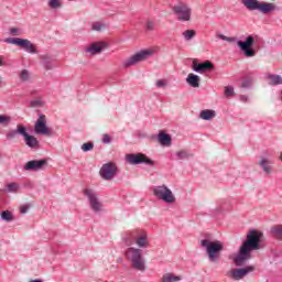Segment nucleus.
I'll return each mask as SVG.
<instances>
[{
  "mask_svg": "<svg viewBox=\"0 0 282 282\" xmlns=\"http://www.w3.org/2000/svg\"><path fill=\"white\" fill-rule=\"evenodd\" d=\"M262 235L263 234L256 230H251L247 235V239L240 246L239 252L232 253L230 256V259L235 263V265H243L247 261H250V259H252V250H259L261 248L259 243H261Z\"/></svg>",
  "mask_w": 282,
  "mask_h": 282,
  "instance_id": "nucleus-1",
  "label": "nucleus"
},
{
  "mask_svg": "<svg viewBox=\"0 0 282 282\" xmlns=\"http://www.w3.org/2000/svg\"><path fill=\"white\" fill-rule=\"evenodd\" d=\"M259 43H261V37H259V35L251 34L248 35L245 41H238L237 45L246 58H254L259 51Z\"/></svg>",
  "mask_w": 282,
  "mask_h": 282,
  "instance_id": "nucleus-2",
  "label": "nucleus"
},
{
  "mask_svg": "<svg viewBox=\"0 0 282 282\" xmlns=\"http://www.w3.org/2000/svg\"><path fill=\"white\" fill-rule=\"evenodd\" d=\"M122 239L127 246H133V243H137L139 248H149V235L144 229L126 231L122 235Z\"/></svg>",
  "mask_w": 282,
  "mask_h": 282,
  "instance_id": "nucleus-3",
  "label": "nucleus"
},
{
  "mask_svg": "<svg viewBox=\"0 0 282 282\" xmlns=\"http://www.w3.org/2000/svg\"><path fill=\"white\" fill-rule=\"evenodd\" d=\"M124 256L133 270H138L139 272L147 271V261L142 257V249L130 247L126 250Z\"/></svg>",
  "mask_w": 282,
  "mask_h": 282,
  "instance_id": "nucleus-4",
  "label": "nucleus"
},
{
  "mask_svg": "<svg viewBox=\"0 0 282 282\" xmlns=\"http://www.w3.org/2000/svg\"><path fill=\"white\" fill-rule=\"evenodd\" d=\"M242 6L250 12H261L262 14H270L276 10V4L273 2L259 1V0H241Z\"/></svg>",
  "mask_w": 282,
  "mask_h": 282,
  "instance_id": "nucleus-5",
  "label": "nucleus"
},
{
  "mask_svg": "<svg viewBox=\"0 0 282 282\" xmlns=\"http://www.w3.org/2000/svg\"><path fill=\"white\" fill-rule=\"evenodd\" d=\"M200 246L206 249L209 261L215 262L219 259V252L224 250V242L219 240L203 239Z\"/></svg>",
  "mask_w": 282,
  "mask_h": 282,
  "instance_id": "nucleus-6",
  "label": "nucleus"
},
{
  "mask_svg": "<svg viewBox=\"0 0 282 282\" xmlns=\"http://www.w3.org/2000/svg\"><path fill=\"white\" fill-rule=\"evenodd\" d=\"M152 193L156 199H161V202H164L165 204H175L177 200L175 198V194H173V191L169 188L166 185H158L152 187Z\"/></svg>",
  "mask_w": 282,
  "mask_h": 282,
  "instance_id": "nucleus-7",
  "label": "nucleus"
},
{
  "mask_svg": "<svg viewBox=\"0 0 282 282\" xmlns=\"http://www.w3.org/2000/svg\"><path fill=\"white\" fill-rule=\"evenodd\" d=\"M155 54V48H148L142 50L134 55L130 56L128 59L124 61V67H131L133 65H138V63H142V61H147L149 56H153Z\"/></svg>",
  "mask_w": 282,
  "mask_h": 282,
  "instance_id": "nucleus-8",
  "label": "nucleus"
},
{
  "mask_svg": "<svg viewBox=\"0 0 282 282\" xmlns=\"http://www.w3.org/2000/svg\"><path fill=\"white\" fill-rule=\"evenodd\" d=\"M82 193L85 197H87L89 206L94 213H102V203L100 202V199H98V196L96 195V192H94V189L86 187L83 189Z\"/></svg>",
  "mask_w": 282,
  "mask_h": 282,
  "instance_id": "nucleus-9",
  "label": "nucleus"
},
{
  "mask_svg": "<svg viewBox=\"0 0 282 282\" xmlns=\"http://www.w3.org/2000/svg\"><path fill=\"white\" fill-rule=\"evenodd\" d=\"M126 162H128V164H133V165L145 164L147 166H154V164H155V161L151 160L144 153L126 154Z\"/></svg>",
  "mask_w": 282,
  "mask_h": 282,
  "instance_id": "nucleus-10",
  "label": "nucleus"
},
{
  "mask_svg": "<svg viewBox=\"0 0 282 282\" xmlns=\"http://www.w3.org/2000/svg\"><path fill=\"white\" fill-rule=\"evenodd\" d=\"M173 12L176 14L178 21H191L192 10L188 4L181 2L173 7Z\"/></svg>",
  "mask_w": 282,
  "mask_h": 282,
  "instance_id": "nucleus-11",
  "label": "nucleus"
},
{
  "mask_svg": "<svg viewBox=\"0 0 282 282\" xmlns=\"http://www.w3.org/2000/svg\"><path fill=\"white\" fill-rule=\"evenodd\" d=\"M250 272H254V267H246L240 269L234 268L227 272V276L234 281H241V279L248 276Z\"/></svg>",
  "mask_w": 282,
  "mask_h": 282,
  "instance_id": "nucleus-12",
  "label": "nucleus"
},
{
  "mask_svg": "<svg viewBox=\"0 0 282 282\" xmlns=\"http://www.w3.org/2000/svg\"><path fill=\"white\" fill-rule=\"evenodd\" d=\"M192 69L197 74H206V72H213L215 69V64L210 61L199 63V59L195 58L192 61Z\"/></svg>",
  "mask_w": 282,
  "mask_h": 282,
  "instance_id": "nucleus-13",
  "label": "nucleus"
},
{
  "mask_svg": "<svg viewBox=\"0 0 282 282\" xmlns=\"http://www.w3.org/2000/svg\"><path fill=\"white\" fill-rule=\"evenodd\" d=\"M116 173H118V166L116 163H106L99 171L100 177L106 181L113 180V177H116Z\"/></svg>",
  "mask_w": 282,
  "mask_h": 282,
  "instance_id": "nucleus-14",
  "label": "nucleus"
},
{
  "mask_svg": "<svg viewBox=\"0 0 282 282\" xmlns=\"http://www.w3.org/2000/svg\"><path fill=\"white\" fill-rule=\"evenodd\" d=\"M34 131L37 135H52V130L47 128V119L45 118V115L39 117L35 122Z\"/></svg>",
  "mask_w": 282,
  "mask_h": 282,
  "instance_id": "nucleus-15",
  "label": "nucleus"
},
{
  "mask_svg": "<svg viewBox=\"0 0 282 282\" xmlns=\"http://www.w3.org/2000/svg\"><path fill=\"white\" fill-rule=\"evenodd\" d=\"M107 42H93L86 47V52L94 56L96 54H100V52H102V50H107Z\"/></svg>",
  "mask_w": 282,
  "mask_h": 282,
  "instance_id": "nucleus-16",
  "label": "nucleus"
},
{
  "mask_svg": "<svg viewBox=\"0 0 282 282\" xmlns=\"http://www.w3.org/2000/svg\"><path fill=\"white\" fill-rule=\"evenodd\" d=\"M18 47H22L25 52L29 54H36V45H34L30 40L28 39H20L18 42Z\"/></svg>",
  "mask_w": 282,
  "mask_h": 282,
  "instance_id": "nucleus-17",
  "label": "nucleus"
},
{
  "mask_svg": "<svg viewBox=\"0 0 282 282\" xmlns=\"http://www.w3.org/2000/svg\"><path fill=\"white\" fill-rule=\"evenodd\" d=\"M45 164H47V160L29 161L24 165V171H41Z\"/></svg>",
  "mask_w": 282,
  "mask_h": 282,
  "instance_id": "nucleus-18",
  "label": "nucleus"
},
{
  "mask_svg": "<svg viewBox=\"0 0 282 282\" xmlns=\"http://www.w3.org/2000/svg\"><path fill=\"white\" fill-rule=\"evenodd\" d=\"M186 83L187 85H189V87L197 89V87H199V83H202V78L199 77V75L189 73L186 77Z\"/></svg>",
  "mask_w": 282,
  "mask_h": 282,
  "instance_id": "nucleus-19",
  "label": "nucleus"
},
{
  "mask_svg": "<svg viewBox=\"0 0 282 282\" xmlns=\"http://www.w3.org/2000/svg\"><path fill=\"white\" fill-rule=\"evenodd\" d=\"M264 80H267L268 85H272V86L282 85V76L281 75L268 73L264 76Z\"/></svg>",
  "mask_w": 282,
  "mask_h": 282,
  "instance_id": "nucleus-20",
  "label": "nucleus"
},
{
  "mask_svg": "<svg viewBox=\"0 0 282 282\" xmlns=\"http://www.w3.org/2000/svg\"><path fill=\"white\" fill-rule=\"evenodd\" d=\"M272 160L262 156L261 160L259 161V165L261 166V169L264 171V173L267 175H270V173H272Z\"/></svg>",
  "mask_w": 282,
  "mask_h": 282,
  "instance_id": "nucleus-21",
  "label": "nucleus"
},
{
  "mask_svg": "<svg viewBox=\"0 0 282 282\" xmlns=\"http://www.w3.org/2000/svg\"><path fill=\"white\" fill-rule=\"evenodd\" d=\"M42 65L44 69L50 70L54 69V58L50 55H42L41 56Z\"/></svg>",
  "mask_w": 282,
  "mask_h": 282,
  "instance_id": "nucleus-22",
  "label": "nucleus"
},
{
  "mask_svg": "<svg viewBox=\"0 0 282 282\" xmlns=\"http://www.w3.org/2000/svg\"><path fill=\"white\" fill-rule=\"evenodd\" d=\"M182 281V275L169 272L162 275L161 282H180Z\"/></svg>",
  "mask_w": 282,
  "mask_h": 282,
  "instance_id": "nucleus-23",
  "label": "nucleus"
},
{
  "mask_svg": "<svg viewBox=\"0 0 282 282\" xmlns=\"http://www.w3.org/2000/svg\"><path fill=\"white\" fill-rule=\"evenodd\" d=\"M158 140L162 147H171L172 139L164 131L159 132Z\"/></svg>",
  "mask_w": 282,
  "mask_h": 282,
  "instance_id": "nucleus-24",
  "label": "nucleus"
},
{
  "mask_svg": "<svg viewBox=\"0 0 282 282\" xmlns=\"http://www.w3.org/2000/svg\"><path fill=\"white\" fill-rule=\"evenodd\" d=\"M26 147H30L31 149H36L39 147V140L34 135L28 134L24 138Z\"/></svg>",
  "mask_w": 282,
  "mask_h": 282,
  "instance_id": "nucleus-25",
  "label": "nucleus"
},
{
  "mask_svg": "<svg viewBox=\"0 0 282 282\" xmlns=\"http://www.w3.org/2000/svg\"><path fill=\"white\" fill-rule=\"evenodd\" d=\"M216 116L217 113L215 112V110L210 109H206L200 112L202 120H213V118H215Z\"/></svg>",
  "mask_w": 282,
  "mask_h": 282,
  "instance_id": "nucleus-26",
  "label": "nucleus"
},
{
  "mask_svg": "<svg viewBox=\"0 0 282 282\" xmlns=\"http://www.w3.org/2000/svg\"><path fill=\"white\" fill-rule=\"evenodd\" d=\"M1 219L2 221H7L8 224H10V221H14V214H12L11 210H3L1 213Z\"/></svg>",
  "mask_w": 282,
  "mask_h": 282,
  "instance_id": "nucleus-27",
  "label": "nucleus"
},
{
  "mask_svg": "<svg viewBox=\"0 0 282 282\" xmlns=\"http://www.w3.org/2000/svg\"><path fill=\"white\" fill-rule=\"evenodd\" d=\"M271 232L275 239H280L282 241V225H275L271 228Z\"/></svg>",
  "mask_w": 282,
  "mask_h": 282,
  "instance_id": "nucleus-28",
  "label": "nucleus"
},
{
  "mask_svg": "<svg viewBox=\"0 0 282 282\" xmlns=\"http://www.w3.org/2000/svg\"><path fill=\"white\" fill-rule=\"evenodd\" d=\"M91 30L94 32H100V30H105V23L101 21L93 22Z\"/></svg>",
  "mask_w": 282,
  "mask_h": 282,
  "instance_id": "nucleus-29",
  "label": "nucleus"
},
{
  "mask_svg": "<svg viewBox=\"0 0 282 282\" xmlns=\"http://www.w3.org/2000/svg\"><path fill=\"white\" fill-rule=\"evenodd\" d=\"M196 34L195 30H186L183 32V37L185 41H191L192 39H195Z\"/></svg>",
  "mask_w": 282,
  "mask_h": 282,
  "instance_id": "nucleus-30",
  "label": "nucleus"
},
{
  "mask_svg": "<svg viewBox=\"0 0 282 282\" xmlns=\"http://www.w3.org/2000/svg\"><path fill=\"white\" fill-rule=\"evenodd\" d=\"M191 158V154L186 150H181L176 152V159L177 160H188Z\"/></svg>",
  "mask_w": 282,
  "mask_h": 282,
  "instance_id": "nucleus-31",
  "label": "nucleus"
},
{
  "mask_svg": "<svg viewBox=\"0 0 282 282\" xmlns=\"http://www.w3.org/2000/svg\"><path fill=\"white\" fill-rule=\"evenodd\" d=\"M63 6V2L61 0H50L48 7L52 8V10H56Z\"/></svg>",
  "mask_w": 282,
  "mask_h": 282,
  "instance_id": "nucleus-32",
  "label": "nucleus"
},
{
  "mask_svg": "<svg viewBox=\"0 0 282 282\" xmlns=\"http://www.w3.org/2000/svg\"><path fill=\"white\" fill-rule=\"evenodd\" d=\"M225 96L226 98H232V96H235V88L232 86H226Z\"/></svg>",
  "mask_w": 282,
  "mask_h": 282,
  "instance_id": "nucleus-33",
  "label": "nucleus"
},
{
  "mask_svg": "<svg viewBox=\"0 0 282 282\" xmlns=\"http://www.w3.org/2000/svg\"><path fill=\"white\" fill-rule=\"evenodd\" d=\"M20 80H30V72L28 69H23L22 72H20Z\"/></svg>",
  "mask_w": 282,
  "mask_h": 282,
  "instance_id": "nucleus-34",
  "label": "nucleus"
},
{
  "mask_svg": "<svg viewBox=\"0 0 282 282\" xmlns=\"http://www.w3.org/2000/svg\"><path fill=\"white\" fill-rule=\"evenodd\" d=\"M8 188V193H17V191H19V184L17 183H9L7 185Z\"/></svg>",
  "mask_w": 282,
  "mask_h": 282,
  "instance_id": "nucleus-35",
  "label": "nucleus"
},
{
  "mask_svg": "<svg viewBox=\"0 0 282 282\" xmlns=\"http://www.w3.org/2000/svg\"><path fill=\"white\" fill-rule=\"evenodd\" d=\"M15 132L19 133L20 135H23V138L28 135V131L25 130L23 124H18Z\"/></svg>",
  "mask_w": 282,
  "mask_h": 282,
  "instance_id": "nucleus-36",
  "label": "nucleus"
},
{
  "mask_svg": "<svg viewBox=\"0 0 282 282\" xmlns=\"http://www.w3.org/2000/svg\"><path fill=\"white\" fill-rule=\"evenodd\" d=\"M21 37H9L4 40V43H9L10 45H18Z\"/></svg>",
  "mask_w": 282,
  "mask_h": 282,
  "instance_id": "nucleus-37",
  "label": "nucleus"
},
{
  "mask_svg": "<svg viewBox=\"0 0 282 282\" xmlns=\"http://www.w3.org/2000/svg\"><path fill=\"white\" fill-rule=\"evenodd\" d=\"M155 85L159 89H164L169 85V82L166 79H159Z\"/></svg>",
  "mask_w": 282,
  "mask_h": 282,
  "instance_id": "nucleus-38",
  "label": "nucleus"
},
{
  "mask_svg": "<svg viewBox=\"0 0 282 282\" xmlns=\"http://www.w3.org/2000/svg\"><path fill=\"white\" fill-rule=\"evenodd\" d=\"M11 118L6 115H0V124H3L4 127L10 124Z\"/></svg>",
  "mask_w": 282,
  "mask_h": 282,
  "instance_id": "nucleus-39",
  "label": "nucleus"
},
{
  "mask_svg": "<svg viewBox=\"0 0 282 282\" xmlns=\"http://www.w3.org/2000/svg\"><path fill=\"white\" fill-rule=\"evenodd\" d=\"M10 34L11 36H21V34H23V31H21V29L18 28H12L10 29Z\"/></svg>",
  "mask_w": 282,
  "mask_h": 282,
  "instance_id": "nucleus-40",
  "label": "nucleus"
},
{
  "mask_svg": "<svg viewBox=\"0 0 282 282\" xmlns=\"http://www.w3.org/2000/svg\"><path fill=\"white\" fill-rule=\"evenodd\" d=\"M91 149H94V143H91V142L84 143L82 145V151H84V152L91 151Z\"/></svg>",
  "mask_w": 282,
  "mask_h": 282,
  "instance_id": "nucleus-41",
  "label": "nucleus"
},
{
  "mask_svg": "<svg viewBox=\"0 0 282 282\" xmlns=\"http://www.w3.org/2000/svg\"><path fill=\"white\" fill-rule=\"evenodd\" d=\"M242 87H252V78H245L242 80Z\"/></svg>",
  "mask_w": 282,
  "mask_h": 282,
  "instance_id": "nucleus-42",
  "label": "nucleus"
},
{
  "mask_svg": "<svg viewBox=\"0 0 282 282\" xmlns=\"http://www.w3.org/2000/svg\"><path fill=\"white\" fill-rule=\"evenodd\" d=\"M42 105H43V100L41 99H35L31 101V107H42Z\"/></svg>",
  "mask_w": 282,
  "mask_h": 282,
  "instance_id": "nucleus-43",
  "label": "nucleus"
},
{
  "mask_svg": "<svg viewBox=\"0 0 282 282\" xmlns=\"http://www.w3.org/2000/svg\"><path fill=\"white\" fill-rule=\"evenodd\" d=\"M145 29H147V30H155V22H153V21H148V22L145 23Z\"/></svg>",
  "mask_w": 282,
  "mask_h": 282,
  "instance_id": "nucleus-44",
  "label": "nucleus"
},
{
  "mask_svg": "<svg viewBox=\"0 0 282 282\" xmlns=\"http://www.w3.org/2000/svg\"><path fill=\"white\" fill-rule=\"evenodd\" d=\"M218 39H220L221 41H227L228 43H232L234 39L232 37H228L224 34H219Z\"/></svg>",
  "mask_w": 282,
  "mask_h": 282,
  "instance_id": "nucleus-45",
  "label": "nucleus"
},
{
  "mask_svg": "<svg viewBox=\"0 0 282 282\" xmlns=\"http://www.w3.org/2000/svg\"><path fill=\"white\" fill-rule=\"evenodd\" d=\"M102 142L104 144H109L111 142V137L109 134H104Z\"/></svg>",
  "mask_w": 282,
  "mask_h": 282,
  "instance_id": "nucleus-46",
  "label": "nucleus"
},
{
  "mask_svg": "<svg viewBox=\"0 0 282 282\" xmlns=\"http://www.w3.org/2000/svg\"><path fill=\"white\" fill-rule=\"evenodd\" d=\"M15 135H17V130H11V131H9V132L7 133V138H8L9 140H12V138H15Z\"/></svg>",
  "mask_w": 282,
  "mask_h": 282,
  "instance_id": "nucleus-47",
  "label": "nucleus"
},
{
  "mask_svg": "<svg viewBox=\"0 0 282 282\" xmlns=\"http://www.w3.org/2000/svg\"><path fill=\"white\" fill-rule=\"evenodd\" d=\"M240 100H241V102H248V96L241 95Z\"/></svg>",
  "mask_w": 282,
  "mask_h": 282,
  "instance_id": "nucleus-48",
  "label": "nucleus"
},
{
  "mask_svg": "<svg viewBox=\"0 0 282 282\" xmlns=\"http://www.w3.org/2000/svg\"><path fill=\"white\" fill-rule=\"evenodd\" d=\"M20 212L22 213V215H25V213H28V207H21Z\"/></svg>",
  "mask_w": 282,
  "mask_h": 282,
  "instance_id": "nucleus-49",
  "label": "nucleus"
},
{
  "mask_svg": "<svg viewBox=\"0 0 282 282\" xmlns=\"http://www.w3.org/2000/svg\"><path fill=\"white\" fill-rule=\"evenodd\" d=\"M6 65V62H3V56L0 55V67H3Z\"/></svg>",
  "mask_w": 282,
  "mask_h": 282,
  "instance_id": "nucleus-50",
  "label": "nucleus"
},
{
  "mask_svg": "<svg viewBox=\"0 0 282 282\" xmlns=\"http://www.w3.org/2000/svg\"><path fill=\"white\" fill-rule=\"evenodd\" d=\"M29 282H43L41 279L30 280Z\"/></svg>",
  "mask_w": 282,
  "mask_h": 282,
  "instance_id": "nucleus-51",
  "label": "nucleus"
},
{
  "mask_svg": "<svg viewBox=\"0 0 282 282\" xmlns=\"http://www.w3.org/2000/svg\"><path fill=\"white\" fill-rule=\"evenodd\" d=\"M280 100L282 101V90H281V93H280Z\"/></svg>",
  "mask_w": 282,
  "mask_h": 282,
  "instance_id": "nucleus-52",
  "label": "nucleus"
},
{
  "mask_svg": "<svg viewBox=\"0 0 282 282\" xmlns=\"http://www.w3.org/2000/svg\"><path fill=\"white\" fill-rule=\"evenodd\" d=\"M3 83V79L0 77V85Z\"/></svg>",
  "mask_w": 282,
  "mask_h": 282,
  "instance_id": "nucleus-53",
  "label": "nucleus"
}]
</instances>
